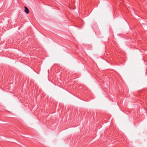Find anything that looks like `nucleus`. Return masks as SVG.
Listing matches in <instances>:
<instances>
[{"instance_id": "obj_1", "label": "nucleus", "mask_w": 147, "mask_h": 147, "mask_svg": "<svg viewBox=\"0 0 147 147\" xmlns=\"http://www.w3.org/2000/svg\"><path fill=\"white\" fill-rule=\"evenodd\" d=\"M25 10L24 11L27 13L28 14L29 13V11L28 9L26 6H24Z\"/></svg>"}]
</instances>
